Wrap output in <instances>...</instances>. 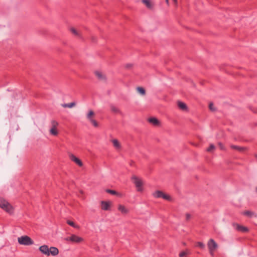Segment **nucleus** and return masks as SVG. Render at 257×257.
<instances>
[{"mask_svg": "<svg viewBox=\"0 0 257 257\" xmlns=\"http://www.w3.org/2000/svg\"><path fill=\"white\" fill-rule=\"evenodd\" d=\"M190 217H191V215H190V214H189V213H187V214H186V220H189V219H190Z\"/></svg>", "mask_w": 257, "mask_h": 257, "instance_id": "obj_35", "label": "nucleus"}, {"mask_svg": "<svg viewBox=\"0 0 257 257\" xmlns=\"http://www.w3.org/2000/svg\"><path fill=\"white\" fill-rule=\"evenodd\" d=\"M106 192L107 193H108L111 194V195H118V192H117L116 191L113 190L106 189Z\"/></svg>", "mask_w": 257, "mask_h": 257, "instance_id": "obj_28", "label": "nucleus"}, {"mask_svg": "<svg viewBox=\"0 0 257 257\" xmlns=\"http://www.w3.org/2000/svg\"><path fill=\"white\" fill-rule=\"evenodd\" d=\"M207 246L210 253L212 255L214 251L217 247V244L213 239H210L207 243Z\"/></svg>", "mask_w": 257, "mask_h": 257, "instance_id": "obj_3", "label": "nucleus"}, {"mask_svg": "<svg viewBox=\"0 0 257 257\" xmlns=\"http://www.w3.org/2000/svg\"><path fill=\"white\" fill-rule=\"evenodd\" d=\"M195 246L198 247L201 249H204L205 248L204 244L202 242H197L195 243Z\"/></svg>", "mask_w": 257, "mask_h": 257, "instance_id": "obj_23", "label": "nucleus"}, {"mask_svg": "<svg viewBox=\"0 0 257 257\" xmlns=\"http://www.w3.org/2000/svg\"><path fill=\"white\" fill-rule=\"evenodd\" d=\"M166 3L168 5L169 4V0H165Z\"/></svg>", "mask_w": 257, "mask_h": 257, "instance_id": "obj_36", "label": "nucleus"}, {"mask_svg": "<svg viewBox=\"0 0 257 257\" xmlns=\"http://www.w3.org/2000/svg\"><path fill=\"white\" fill-rule=\"evenodd\" d=\"M118 210L123 214H126L128 213L129 210L124 205L119 204L118 206Z\"/></svg>", "mask_w": 257, "mask_h": 257, "instance_id": "obj_12", "label": "nucleus"}, {"mask_svg": "<svg viewBox=\"0 0 257 257\" xmlns=\"http://www.w3.org/2000/svg\"><path fill=\"white\" fill-rule=\"evenodd\" d=\"M231 148L233 149L237 150L239 152H242L244 150V149L243 148L237 146H235V145L231 146Z\"/></svg>", "mask_w": 257, "mask_h": 257, "instance_id": "obj_29", "label": "nucleus"}, {"mask_svg": "<svg viewBox=\"0 0 257 257\" xmlns=\"http://www.w3.org/2000/svg\"><path fill=\"white\" fill-rule=\"evenodd\" d=\"M175 3H177V0H173Z\"/></svg>", "mask_w": 257, "mask_h": 257, "instance_id": "obj_38", "label": "nucleus"}, {"mask_svg": "<svg viewBox=\"0 0 257 257\" xmlns=\"http://www.w3.org/2000/svg\"><path fill=\"white\" fill-rule=\"evenodd\" d=\"M218 147L219 148L220 150H223L224 149L223 144L220 142L218 143Z\"/></svg>", "mask_w": 257, "mask_h": 257, "instance_id": "obj_33", "label": "nucleus"}, {"mask_svg": "<svg viewBox=\"0 0 257 257\" xmlns=\"http://www.w3.org/2000/svg\"><path fill=\"white\" fill-rule=\"evenodd\" d=\"M65 239L74 243H80L83 241V238L75 234H72L70 237H67Z\"/></svg>", "mask_w": 257, "mask_h": 257, "instance_id": "obj_4", "label": "nucleus"}, {"mask_svg": "<svg viewBox=\"0 0 257 257\" xmlns=\"http://www.w3.org/2000/svg\"><path fill=\"white\" fill-rule=\"evenodd\" d=\"M67 223L68 224H69V225L73 227L74 228H78L79 227L78 225H76L75 224V223L74 222H73L72 221H71V220H68L67 221Z\"/></svg>", "mask_w": 257, "mask_h": 257, "instance_id": "obj_25", "label": "nucleus"}, {"mask_svg": "<svg viewBox=\"0 0 257 257\" xmlns=\"http://www.w3.org/2000/svg\"><path fill=\"white\" fill-rule=\"evenodd\" d=\"M256 191H257V187H256Z\"/></svg>", "mask_w": 257, "mask_h": 257, "instance_id": "obj_39", "label": "nucleus"}, {"mask_svg": "<svg viewBox=\"0 0 257 257\" xmlns=\"http://www.w3.org/2000/svg\"><path fill=\"white\" fill-rule=\"evenodd\" d=\"M95 75L97 76L98 79L100 80H106V77L103 75L100 72L96 71L95 72Z\"/></svg>", "mask_w": 257, "mask_h": 257, "instance_id": "obj_17", "label": "nucleus"}, {"mask_svg": "<svg viewBox=\"0 0 257 257\" xmlns=\"http://www.w3.org/2000/svg\"><path fill=\"white\" fill-rule=\"evenodd\" d=\"M134 162L133 161H132L130 164H131V165H132L133 164H134Z\"/></svg>", "mask_w": 257, "mask_h": 257, "instance_id": "obj_37", "label": "nucleus"}, {"mask_svg": "<svg viewBox=\"0 0 257 257\" xmlns=\"http://www.w3.org/2000/svg\"><path fill=\"white\" fill-rule=\"evenodd\" d=\"M70 32L73 34L75 36H78V37H80V35L79 34V33L77 32V31L74 28H70Z\"/></svg>", "mask_w": 257, "mask_h": 257, "instance_id": "obj_24", "label": "nucleus"}, {"mask_svg": "<svg viewBox=\"0 0 257 257\" xmlns=\"http://www.w3.org/2000/svg\"><path fill=\"white\" fill-rule=\"evenodd\" d=\"M163 199H165V200H171V197L170 196L168 195H167V194H165L164 193L163 194Z\"/></svg>", "mask_w": 257, "mask_h": 257, "instance_id": "obj_32", "label": "nucleus"}, {"mask_svg": "<svg viewBox=\"0 0 257 257\" xmlns=\"http://www.w3.org/2000/svg\"><path fill=\"white\" fill-rule=\"evenodd\" d=\"M142 2L149 9H153V4L150 0H142Z\"/></svg>", "mask_w": 257, "mask_h": 257, "instance_id": "obj_15", "label": "nucleus"}, {"mask_svg": "<svg viewBox=\"0 0 257 257\" xmlns=\"http://www.w3.org/2000/svg\"><path fill=\"white\" fill-rule=\"evenodd\" d=\"M40 251L42 252L43 253L49 255H50V252H49V248L48 247V245H43L39 247Z\"/></svg>", "mask_w": 257, "mask_h": 257, "instance_id": "obj_11", "label": "nucleus"}, {"mask_svg": "<svg viewBox=\"0 0 257 257\" xmlns=\"http://www.w3.org/2000/svg\"><path fill=\"white\" fill-rule=\"evenodd\" d=\"M101 207L103 210H109L110 209L111 202L109 201H101Z\"/></svg>", "mask_w": 257, "mask_h": 257, "instance_id": "obj_9", "label": "nucleus"}, {"mask_svg": "<svg viewBox=\"0 0 257 257\" xmlns=\"http://www.w3.org/2000/svg\"><path fill=\"white\" fill-rule=\"evenodd\" d=\"M164 193L161 191H156L153 193V196L156 198H163Z\"/></svg>", "mask_w": 257, "mask_h": 257, "instance_id": "obj_18", "label": "nucleus"}, {"mask_svg": "<svg viewBox=\"0 0 257 257\" xmlns=\"http://www.w3.org/2000/svg\"><path fill=\"white\" fill-rule=\"evenodd\" d=\"M18 242L20 244L25 245H32L34 243L33 240L28 236H22L18 238Z\"/></svg>", "mask_w": 257, "mask_h": 257, "instance_id": "obj_2", "label": "nucleus"}, {"mask_svg": "<svg viewBox=\"0 0 257 257\" xmlns=\"http://www.w3.org/2000/svg\"><path fill=\"white\" fill-rule=\"evenodd\" d=\"M132 179L134 181V183L137 188V190L138 191H142V185H143V182L142 181L139 179L137 176H134L132 177Z\"/></svg>", "mask_w": 257, "mask_h": 257, "instance_id": "obj_6", "label": "nucleus"}, {"mask_svg": "<svg viewBox=\"0 0 257 257\" xmlns=\"http://www.w3.org/2000/svg\"><path fill=\"white\" fill-rule=\"evenodd\" d=\"M94 115V113L93 110H90L87 115V118L92 123L93 126L95 127L98 126V123L97 121L92 118Z\"/></svg>", "mask_w": 257, "mask_h": 257, "instance_id": "obj_5", "label": "nucleus"}, {"mask_svg": "<svg viewBox=\"0 0 257 257\" xmlns=\"http://www.w3.org/2000/svg\"><path fill=\"white\" fill-rule=\"evenodd\" d=\"M138 91L142 95H145L146 94L145 89L141 87H138L137 88Z\"/></svg>", "mask_w": 257, "mask_h": 257, "instance_id": "obj_27", "label": "nucleus"}, {"mask_svg": "<svg viewBox=\"0 0 257 257\" xmlns=\"http://www.w3.org/2000/svg\"><path fill=\"white\" fill-rule=\"evenodd\" d=\"M52 128L50 130V134L53 136H57L58 134L57 127L58 125V123L56 120H53L51 121Z\"/></svg>", "mask_w": 257, "mask_h": 257, "instance_id": "obj_7", "label": "nucleus"}, {"mask_svg": "<svg viewBox=\"0 0 257 257\" xmlns=\"http://www.w3.org/2000/svg\"><path fill=\"white\" fill-rule=\"evenodd\" d=\"M112 143L113 146L116 149H120L121 147L120 144L119 142L116 139H114L112 140Z\"/></svg>", "mask_w": 257, "mask_h": 257, "instance_id": "obj_19", "label": "nucleus"}, {"mask_svg": "<svg viewBox=\"0 0 257 257\" xmlns=\"http://www.w3.org/2000/svg\"><path fill=\"white\" fill-rule=\"evenodd\" d=\"M0 208L10 214L13 213L14 211L12 205L3 198H0Z\"/></svg>", "mask_w": 257, "mask_h": 257, "instance_id": "obj_1", "label": "nucleus"}, {"mask_svg": "<svg viewBox=\"0 0 257 257\" xmlns=\"http://www.w3.org/2000/svg\"><path fill=\"white\" fill-rule=\"evenodd\" d=\"M76 103L74 102H72L69 103H65L62 105L63 107H69L71 108L75 105Z\"/></svg>", "mask_w": 257, "mask_h": 257, "instance_id": "obj_21", "label": "nucleus"}, {"mask_svg": "<svg viewBox=\"0 0 257 257\" xmlns=\"http://www.w3.org/2000/svg\"><path fill=\"white\" fill-rule=\"evenodd\" d=\"M189 254V251L188 250H186V251H183L179 253V257H184L186 255Z\"/></svg>", "mask_w": 257, "mask_h": 257, "instance_id": "obj_30", "label": "nucleus"}, {"mask_svg": "<svg viewBox=\"0 0 257 257\" xmlns=\"http://www.w3.org/2000/svg\"><path fill=\"white\" fill-rule=\"evenodd\" d=\"M209 108L212 111H215L216 110V109L214 107V104L212 102H210L209 104Z\"/></svg>", "mask_w": 257, "mask_h": 257, "instance_id": "obj_31", "label": "nucleus"}, {"mask_svg": "<svg viewBox=\"0 0 257 257\" xmlns=\"http://www.w3.org/2000/svg\"><path fill=\"white\" fill-rule=\"evenodd\" d=\"M149 122L153 124L155 126H157L160 124V121L156 117H150L148 119Z\"/></svg>", "mask_w": 257, "mask_h": 257, "instance_id": "obj_13", "label": "nucleus"}, {"mask_svg": "<svg viewBox=\"0 0 257 257\" xmlns=\"http://www.w3.org/2000/svg\"><path fill=\"white\" fill-rule=\"evenodd\" d=\"M178 106L179 108L182 110H187V105L181 101L178 102Z\"/></svg>", "mask_w": 257, "mask_h": 257, "instance_id": "obj_16", "label": "nucleus"}, {"mask_svg": "<svg viewBox=\"0 0 257 257\" xmlns=\"http://www.w3.org/2000/svg\"><path fill=\"white\" fill-rule=\"evenodd\" d=\"M110 109L111 111L113 112V113H118L120 112L119 109L112 104L110 105Z\"/></svg>", "mask_w": 257, "mask_h": 257, "instance_id": "obj_20", "label": "nucleus"}, {"mask_svg": "<svg viewBox=\"0 0 257 257\" xmlns=\"http://www.w3.org/2000/svg\"><path fill=\"white\" fill-rule=\"evenodd\" d=\"M69 158L70 160L75 162L77 165H78L79 167H82L83 166L82 162L78 158H77L75 156H74L72 154H70L69 155Z\"/></svg>", "mask_w": 257, "mask_h": 257, "instance_id": "obj_10", "label": "nucleus"}, {"mask_svg": "<svg viewBox=\"0 0 257 257\" xmlns=\"http://www.w3.org/2000/svg\"><path fill=\"white\" fill-rule=\"evenodd\" d=\"M232 225L234 228L238 231L241 232H246L248 231L247 227L240 225L237 223H233Z\"/></svg>", "mask_w": 257, "mask_h": 257, "instance_id": "obj_8", "label": "nucleus"}, {"mask_svg": "<svg viewBox=\"0 0 257 257\" xmlns=\"http://www.w3.org/2000/svg\"><path fill=\"white\" fill-rule=\"evenodd\" d=\"M215 148V147L214 145L210 144L209 147L206 149V151L208 152L211 153L214 150Z\"/></svg>", "mask_w": 257, "mask_h": 257, "instance_id": "obj_26", "label": "nucleus"}, {"mask_svg": "<svg viewBox=\"0 0 257 257\" xmlns=\"http://www.w3.org/2000/svg\"><path fill=\"white\" fill-rule=\"evenodd\" d=\"M132 67H133V65L131 64H127L126 65H125V68L126 69H128L132 68Z\"/></svg>", "mask_w": 257, "mask_h": 257, "instance_id": "obj_34", "label": "nucleus"}, {"mask_svg": "<svg viewBox=\"0 0 257 257\" xmlns=\"http://www.w3.org/2000/svg\"><path fill=\"white\" fill-rule=\"evenodd\" d=\"M50 254H52V255H56L59 253V250L57 247H51L49 248Z\"/></svg>", "mask_w": 257, "mask_h": 257, "instance_id": "obj_14", "label": "nucleus"}, {"mask_svg": "<svg viewBox=\"0 0 257 257\" xmlns=\"http://www.w3.org/2000/svg\"><path fill=\"white\" fill-rule=\"evenodd\" d=\"M242 214L244 215L247 216L249 217H251L253 215L254 213L252 211L247 210L242 213Z\"/></svg>", "mask_w": 257, "mask_h": 257, "instance_id": "obj_22", "label": "nucleus"}]
</instances>
